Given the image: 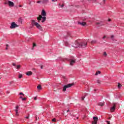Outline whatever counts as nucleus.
<instances>
[{"mask_svg": "<svg viewBox=\"0 0 124 124\" xmlns=\"http://www.w3.org/2000/svg\"><path fill=\"white\" fill-rule=\"evenodd\" d=\"M42 2L43 4L48 3V2H49V0H42Z\"/></svg>", "mask_w": 124, "mask_h": 124, "instance_id": "12", "label": "nucleus"}, {"mask_svg": "<svg viewBox=\"0 0 124 124\" xmlns=\"http://www.w3.org/2000/svg\"><path fill=\"white\" fill-rule=\"evenodd\" d=\"M31 24L32 25V26H35L37 29H38V30H40V31H42V27H41V26L38 23L36 22L35 20H32Z\"/></svg>", "mask_w": 124, "mask_h": 124, "instance_id": "3", "label": "nucleus"}, {"mask_svg": "<svg viewBox=\"0 0 124 124\" xmlns=\"http://www.w3.org/2000/svg\"><path fill=\"white\" fill-rule=\"evenodd\" d=\"M26 75L27 76H31V75H32V72L31 71H28L26 73Z\"/></svg>", "mask_w": 124, "mask_h": 124, "instance_id": "13", "label": "nucleus"}, {"mask_svg": "<svg viewBox=\"0 0 124 124\" xmlns=\"http://www.w3.org/2000/svg\"><path fill=\"white\" fill-rule=\"evenodd\" d=\"M25 100H27V98H22L23 101H25Z\"/></svg>", "mask_w": 124, "mask_h": 124, "instance_id": "25", "label": "nucleus"}, {"mask_svg": "<svg viewBox=\"0 0 124 124\" xmlns=\"http://www.w3.org/2000/svg\"><path fill=\"white\" fill-rule=\"evenodd\" d=\"M65 46H69V44H68V42H65Z\"/></svg>", "mask_w": 124, "mask_h": 124, "instance_id": "22", "label": "nucleus"}, {"mask_svg": "<svg viewBox=\"0 0 124 124\" xmlns=\"http://www.w3.org/2000/svg\"><path fill=\"white\" fill-rule=\"evenodd\" d=\"M99 106L102 107L104 105V102H99L98 103Z\"/></svg>", "mask_w": 124, "mask_h": 124, "instance_id": "14", "label": "nucleus"}, {"mask_svg": "<svg viewBox=\"0 0 124 124\" xmlns=\"http://www.w3.org/2000/svg\"><path fill=\"white\" fill-rule=\"evenodd\" d=\"M77 119L78 120L79 119V117H77Z\"/></svg>", "mask_w": 124, "mask_h": 124, "instance_id": "47", "label": "nucleus"}, {"mask_svg": "<svg viewBox=\"0 0 124 124\" xmlns=\"http://www.w3.org/2000/svg\"><path fill=\"white\" fill-rule=\"evenodd\" d=\"M103 56H104V57H107V53H106V52H104Z\"/></svg>", "mask_w": 124, "mask_h": 124, "instance_id": "23", "label": "nucleus"}, {"mask_svg": "<svg viewBox=\"0 0 124 124\" xmlns=\"http://www.w3.org/2000/svg\"><path fill=\"white\" fill-rule=\"evenodd\" d=\"M34 100H36L37 99V97H34Z\"/></svg>", "mask_w": 124, "mask_h": 124, "instance_id": "33", "label": "nucleus"}, {"mask_svg": "<svg viewBox=\"0 0 124 124\" xmlns=\"http://www.w3.org/2000/svg\"><path fill=\"white\" fill-rule=\"evenodd\" d=\"M13 65L14 66H16V64H15V63H13Z\"/></svg>", "mask_w": 124, "mask_h": 124, "instance_id": "35", "label": "nucleus"}, {"mask_svg": "<svg viewBox=\"0 0 124 124\" xmlns=\"http://www.w3.org/2000/svg\"><path fill=\"white\" fill-rule=\"evenodd\" d=\"M78 25H80V26H82V27H85V26H86L87 25V23L85 22H80L78 21Z\"/></svg>", "mask_w": 124, "mask_h": 124, "instance_id": "10", "label": "nucleus"}, {"mask_svg": "<svg viewBox=\"0 0 124 124\" xmlns=\"http://www.w3.org/2000/svg\"><path fill=\"white\" fill-rule=\"evenodd\" d=\"M87 45H88V43L86 41L78 43V41H76L75 42V45H73V47H74V48H78V47L79 48H86Z\"/></svg>", "mask_w": 124, "mask_h": 124, "instance_id": "1", "label": "nucleus"}, {"mask_svg": "<svg viewBox=\"0 0 124 124\" xmlns=\"http://www.w3.org/2000/svg\"><path fill=\"white\" fill-rule=\"evenodd\" d=\"M100 80H97V83H98V84H100Z\"/></svg>", "mask_w": 124, "mask_h": 124, "instance_id": "28", "label": "nucleus"}, {"mask_svg": "<svg viewBox=\"0 0 124 124\" xmlns=\"http://www.w3.org/2000/svg\"><path fill=\"white\" fill-rule=\"evenodd\" d=\"M20 95H24V93H19Z\"/></svg>", "mask_w": 124, "mask_h": 124, "instance_id": "36", "label": "nucleus"}, {"mask_svg": "<svg viewBox=\"0 0 124 124\" xmlns=\"http://www.w3.org/2000/svg\"><path fill=\"white\" fill-rule=\"evenodd\" d=\"M20 68H21V65H18L17 67H16V69H20Z\"/></svg>", "mask_w": 124, "mask_h": 124, "instance_id": "18", "label": "nucleus"}, {"mask_svg": "<svg viewBox=\"0 0 124 124\" xmlns=\"http://www.w3.org/2000/svg\"><path fill=\"white\" fill-rule=\"evenodd\" d=\"M42 88V87L40 85H38L37 87V90H41Z\"/></svg>", "mask_w": 124, "mask_h": 124, "instance_id": "17", "label": "nucleus"}, {"mask_svg": "<svg viewBox=\"0 0 124 124\" xmlns=\"http://www.w3.org/2000/svg\"><path fill=\"white\" fill-rule=\"evenodd\" d=\"M73 85H74V83H70V84H68L66 85H64L62 91L63 92H65V91H66V89H67V88H71V87H72V86H73Z\"/></svg>", "mask_w": 124, "mask_h": 124, "instance_id": "5", "label": "nucleus"}, {"mask_svg": "<svg viewBox=\"0 0 124 124\" xmlns=\"http://www.w3.org/2000/svg\"><path fill=\"white\" fill-rule=\"evenodd\" d=\"M96 42H97V41L96 40H93L91 42V44H96Z\"/></svg>", "mask_w": 124, "mask_h": 124, "instance_id": "16", "label": "nucleus"}, {"mask_svg": "<svg viewBox=\"0 0 124 124\" xmlns=\"http://www.w3.org/2000/svg\"><path fill=\"white\" fill-rule=\"evenodd\" d=\"M20 98H22V99H23V97L20 96Z\"/></svg>", "mask_w": 124, "mask_h": 124, "instance_id": "43", "label": "nucleus"}, {"mask_svg": "<svg viewBox=\"0 0 124 124\" xmlns=\"http://www.w3.org/2000/svg\"><path fill=\"white\" fill-rule=\"evenodd\" d=\"M118 89H121V88H122V84H120V83H118Z\"/></svg>", "mask_w": 124, "mask_h": 124, "instance_id": "21", "label": "nucleus"}, {"mask_svg": "<svg viewBox=\"0 0 124 124\" xmlns=\"http://www.w3.org/2000/svg\"><path fill=\"white\" fill-rule=\"evenodd\" d=\"M42 68H43V67H42V66H41V69H42Z\"/></svg>", "mask_w": 124, "mask_h": 124, "instance_id": "44", "label": "nucleus"}, {"mask_svg": "<svg viewBox=\"0 0 124 124\" xmlns=\"http://www.w3.org/2000/svg\"><path fill=\"white\" fill-rule=\"evenodd\" d=\"M63 6H64V5L63 4H62V5H61V7H63Z\"/></svg>", "mask_w": 124, "mask_h": 124, "instance_id": "40", "label": "nucleus"}, {"mask_svg": "<svg viewBox=\"0 0 124 124\" xmlns=\"http://www.w3.org/2000/svg\"><path fill=\"white\" fill-rule=\"evenodd\" d=\"M55 0H56V1H57V0H52V1L54 2Z\"/></svg>", "mask_w": 124, "mask_h": 124, "instance_id": "42", "label": "nucleus"}, {"mask_svg": "<svg viewBox=\"0 0 124 124\" xmlns=\"http://www.w3.org/2000/svg\"><path fill=\"white\" fill-rule=\"evenodd\" d=\"M98 74H100V71H98L96 72V73L95 74V75L97 76L98 75Z\"/></svg>", "mask_w": 124, "mask_h": 124, "instance_id": "19", "label": "nucleus"}, {"mask_svg": "<svg viewBox=\"0 0 124 124\" xmlns=\"http://www.w3.org/2000/svg\"><path fill=\"white\" fill-rule=\"evenodd\" d=\"M22 77H23V75L20 74L19 75L18 78H19V79H21V78H22Z\"/></svg>", "mask_w": 124, "mask_h": 124, "instance_id": "20", "label": "nucleus"}, {"mask_svg": "<svg viewBox=\"0 0 124 124\" xmlns=\"http://www.w3.org/2000/svg\"><path fill=\"white\" fill-rule=\"evenodd\" d=\"M102 38L103 39H105V38H106V36H104Z\"/></svg>", "mask_w": 124, "mask_h": 124, "instance_id": "34", "label": "nucleus"}, {"mask_svg": "<svg viewBox=\"0 0 124 124\" xmlns=\"http://www.w3.org/2000/svg\"><path fill=\"white\" fill-rule=\"evenodd\" d=\"M33 124V123H31V124Z\"/></svg>", "mask_w": 124, "mask_h": 124, "instance_id": "46", "label": "nucleus"}, {"mask_svg": "<svg viewBox=\"0 0 124 124\" xmlns=\"http://www.w3.org/2000/svg\"><path fill=\"white\" fill-rule=\"evenodd\" d=\"M19 7H22L23 6H22V5H19Z\"/></svg>", "mask_w": 124, "mask_h": 124, "instance_id": "41", "label": "nucleus"}, {"mask_svg": "<svg viewBox=\"0 0 124 124\" xmlns=\"http://www.w3.org/2000/svg\"><path fill=\"white\" fill-rule=\"evenodd\" d=\"M8 47H9V46H8V45H6L5 50H8Z\"/></svg>", "mask_w": 124, "mask_h": 124, "instance_id": "24", "label": "nucleus"}, {"mask_svg": "<svg viewBox=\"0 0 124 124\" xmlns=\"http://www.w3.org/2000/svg\"><path fill=\"white\" fill-rule=\"evenodd\" d=\"M52 122H56V119L55 118L52 119Z\"/></svg>", "mask_w": 124, "mask_h": 124, "instance_id": "37", "label": "nucleus"}, {"mask_svg": "<svg viewBox=\"0 0 124 124\" xmlns=\"http://www.w3.org/2000/svg\"><path fill=\"white\" fill-rule=\"evenodd\" d=\"M36 46V44H35V43H33V48L35 47Z\"/></svg>", "mask_w": 124, "mask_h": 124, "instance_id": "26", "label": "nucleus"}, {"mask_svg": "<svg viewBox=\"0 0 124 124\" xmlns=\"http://www.w3.org/2000/svg\"><path fill=\"white\" fill-rule=\"evenodd\" d=\"M70 62V65H73L75 63V62H76V60L73 56H71L69 59Z\"/></svg>", "mask_w": 124, "mask_h": 124, "instance_id": "4", "label": "nucleus"}, {"mask_svg": "<svg viewBox=\"0 0 124 124\" xmlns=\"http://www.w3.org/2000/svg\"><path fill=\"white\" fill-rule=\"evenodd\" d=\"M85 97H86V96L82 97V100H84V99H85Z\"/></svg>", "mask_w": 124, "mask_h": 124, "instance_id": "31", "label": "nucleus"}, {"mask_svg": "<svg viewBox=\"0 0 124 124\" xmlns=\"http://www.w3.org/2000/svg\"><path fill=\"white\" fill-rule=\"evenodd\" d=\"M103 4H104L105 3V1H106V0H103Z\"/></svg>", "mask_w": 124, "mask_h": 124, "instance_id": "38", "label": "nucleus"}, {"mask_svg": "<svg viewBox=\"0 0 124 124\" xmlns=\"http://www.w3.org/2000/svg\"><path fill=\"white\" fill-rule=\"evenodd\" d=\"M26 119H29L30 118V115H28V116L25 117Z\"/></svg>", "mask_w": 124, "mask_h": 124, "instance_id": "30", "label": "nucleus"}, {"mask_svg": "<svg viewBox=\"0 0 124 124\" xmlns=\"http://www.w3.org/2000/svg\"><path fill=\"white\" fill-rule=\"evenodd\" d=\"M111 38L112 40H114V35H111Z\"/></svg>", "mask_w": 124, "mask_h": 124, "instance_id": "27", "label": "nucleus"}, {"mask_svg": "<svg viewBox=\"0 0 124 124\" xmlns=\"http://www.w3.org/2000/svg\"><path fill=\"white\" fill-rule=\"evenodd\" d=\"M18 22L20 24H23V19H22L21 17H20L18 19Z\"/></svg>", "mask_w": 124, "mask_h": 124, "instance_id": "15", "label": "nucleus"}, {"mask_svg": "<svg viewBox=\"0 0 124 124\" xmlns=\"http://www.w3.org/2000/svg\"><path fill=\"white\" fill-rule=\"evenodd\" d=\"M41 0H38L37 1V3H41Z\"/></svg>", "mask_w": 124, "mask_h": 124, "instance_id": "29", "label": "nucleus"}, {"mask_svg": "<svg viewBox=\"0 0 124 124\" xmlns=\"http://www.w3.org/2000/svg\"><path fill=\"white\" fill-rule=\"evenodd\" d=\"M98 121V117H93V121L92 122V124H97Z\"/></svg>", "mask_w": 124, "mask_h": 124, "instance_id": "7", "label": "nucleus"}, {"mask_svg": "<svg viewBox=\"0 0 124 124\" xmlns=\"http://www.w3.org/2000/svg\"><path fill=\"white\" fill-rule=\"evenodd\" d=\"M17 27H19V26L16 24L15 22H12L10 28V29H15V28H17Z\"/></svg>", "mask_w": 124, "mask_h": 124, "instance_id": "6", "label": "nucleus"}, {"mask_svg": "<svg viewBox=\"0 0 124 124\" xmlns=\"http://www.w3.org/2000/svg\"><path fill=\"white\" fill-rule=\"evenodd\" d=\"M113 107L110 108L111 112H114V111L116 110V104H113Z\"/></svg>", "mask_w": 124, "mask_h": 124, "instance_id": "11", "label": "nucleus"}, {"mask_svg": "<svg viewBox=\"0 0 124 124\" xmlns=\"http://www.w3.org/2000/svg\"><path fill=\"white\" fill-rule=\"evenodd\" d=\"M15 111H16V116H19V113H18V112H19V106H16V107Z\"/></svg>", "mask_w": 124, "mask_h": 124, "instance_id": "9", "label": "nucleus"}, {"mask_svg": "<svg viewBox=\"0 0 124 124\" xmlns=\"http://www.w3.org/2000/svg\"><path fill=\"white\" fill-rule=\"evenodd\" d=\"M8 3L10 7H13L15 5L14 3L10 0H8Z\"/></svg>", "mask_w": 124, "mask_h": 124, "instance_id": "8", "label": "nucleus"}, {"mask_svg": "<svg viewBox=\"0 0 124 124\" xmlns=\"http://www.w3.org/2000/svg\"><path fill=\"white\" fill-rule=\"evenodd\" d=\"M69 112V110H67V112Z\"/></svg>", "mask_w": 124, "mask_h": 124, "instance_id": "45", "label": "nucleus"}, {"mask_svg": "<svg viewBox=\"0 0 124 124\" xmlns=\"http://www.w3.org/2000/svg\"><path fill=\"white\" fill-rule=\"evenodd\" d=\"M41 15H39V16L37 17V20L38 23H40L41 20H42V23H44V22L46 21V17H45V16H46L47 15L45 10H42ZM42 16H44L42 17Z\"/></svg>", "mask_w": 124, "mask_h": 124, "instance_id": "2", "label": "nucleus"}, {"mask_svg": "<svg viewBox=\"0 0 124 124\" xmlns=\"http://www.w3.org/2000/svg\"><path fill=\"white\" fill-rule=\"evenodd\" d=\"M107 124H111L110 121H106Z\"/></svg>", "mask_w": 124, "mask_h": 124, "instance_id": "32", "label": "nucleus"}, {"mask_svg": "<svg viewBox=\"0 0 124 124\" xmlns=\"http://www.w3.org/2000/svg\"><path fill=\"white\" fill-rule=\"evenodd\" d=\"M108 22H111V19L108 18Z\"/></svg>", "mask_w": 124, "mask_h": 124, "instance_id": "39", "label": "nucleus"}]
</instances>
